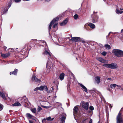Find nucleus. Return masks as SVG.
<instances>
[{
	"label": "nucleus",
	"mask_w": 123,
	"mask_h": 123,
	"mask_svg": "<svg viewBox=\"0 0 123 123\" xmlns=\"http://www.w3.org/2000/svg\"><path fill=\"white\" fill-rule=\"evenodd\" d=\"M72 76H73V79H75V78L74 77V75L73 74H72Z\"/></svg>",
	"instance_id": "nucleus-55"
},
{
	"label": "nucleus",
	"mask_w": 123,
	"mask_h": 123,
	"mask_svg": "<svg viewBox=\"0 0 123 123\" xmlns=\"http://www.w3.org/2000/svg\"><path fill=\"white\" fill-rule=\"evenodd\" d=\"M21 0H14V1L15 2L18 3L21 1Z\"/></svg>",
	"instance_id": "nucleus-45"
},
{
	"label": "nucleus",
	"mask_w": 123,
	"mask_h": 123,
	"mask_svg": "<svg viewBox=\"0 0 123 123\" xmlns=\"http://www.w3.org/2000/svg\"><path fill=\"white\" fill-rule=\"evenodd\" d=\"M107 47V48H110L111 47L109 46V47Z\"/></svg>",
	"instance_id": "nucleus-56"
},
{
	"label": "nucleus",
	"mask_w": 123,
	"mask_h": 123,
	"mask_svg": "<svg viewBox=\"0 0 123 123\" xmlns=\"http://www.w3.org/2000/svg\"><path fill=\"white\" fill-rule=\"evenodd\" d=\"M26 116L27 118H31L33 117L32 115L28 113H27L26 114Z\"/></svg>",
	"instance_id": "nucleus-29"
},
{
	"label": "nucleus",
	"mask_w": 123,
	"mask_h": 123,
	"mask_svg": "<svg viewBox=\"0 0 123 123\" xmlns=\"http://www.w3.org/2000/svg\"><path fill=\"white\" fill-rule=\"evenodd\" d=\"M29 123H33L32 122V121L30 120H29Z\"/></svg>",
	"instance_id": "nucleus-52"
},
{
	"label": "nucleus",
	"mask_w": 123,
	"mask_h": 123,
	"mask_svg": "<svg viewBox=\"0 0 123 123\" xmlns=\"http://www.w3.org/2000/svg\"><path fill=\"white\" fill-rule=\"evenodd\" d=\"M8 50L9 51H12L13 50V49L11 48H9L7 50Z\"/></svg>",
	"instance_id": "nucleus-44"
},
{
	"label": "nucleus",
	"mask_w": 123,
	"mask_h": 123,
	"mask_svg": "<svg viewBox=\"0 0 123 123\" xmlns=\"http://www.w3.org/2000/svg\"><path fill=\"white\" fill-rule=\"evenodd\" d=\"M33 41L36 42V44L35 46H47V44L45 42H40L39 43H37V40L36 39H32L31 40V42H32Z\"/></svg>",
	"instance_id": "nucleus-4"
},
{
	"label": "nucleus",
	"mask_w": 123,
	"mask_h": 123,
	"mask_svg": "<svg viewBox=\"0 0 123 123\" xmlns=\"http://www.w3.org/2000/svg\"><path fill=\"white\" fill-rule=\"evenodd\" d=\"M113 52L115 55L119 57L123 56V51L119 49H114Z\"/></svg>",
	"instance_id": "nucleus-2"
},
{
	"label": "nucleus",
	"mask_w": 123,
	"mask_h": 123,
	"mask_svg": "<svg viewBox=\"0 0 123 123\" xmlns=\"http://www.w3.org/2000/svg\"><path fill=\"white\" fill-rule=\"evenodd\" d=\"M0 96L5 100H6V98L4 93L0 91Z\"/></svg>",
	"instance_id": "nucleus-24"
},
{
	"label": "nucleus",
	"mask_w": 123,
	"mask_h": 123,
	"mask_svg": "<svg viewBox=\"0 0 123 123\" xmlns=\"http://www.w3.org/2000/svg\"><path fill=\"white\" fill-rule=\"evenodd\" d=\"M38 90H39L38 87H37L35 88L34 89V91H37Z\"/></svg>",
	"instance_id": "nucleus-46"
},
{
	"label": "nucleus",
	"mask_w": 123,
	"mask_h": 123,
	"mask_svg": "<svg viewBox=\"0 0 123 123\" xmlns=\"http://www.w3.org/2000/svg\"><path fill=\"white\" fill-rule=\"evenodd\" d=\"M66 117V115L65 113H63L61 115L59 119L61 123H64Z\"/></svg>",
	"instance_id": "nucleus-6"
},
{
	"label": "nucleus",
	"mask_w": 123,
	"mask_h": 123,
	"mask_svg": "<svg viewBox=\"0 0 123 123\" xmlns=\"http://www.w3.org/2000/svg\"><path fill=\"white\" fill-rule=\"evenodd\" d=\"M100 77L99 76H97L95 77V83H96L97 84H98L100 83Z\"/></svg>",
	"instance_id": "nucleus-14"
},
{
	"label": "nucleus",
	"mask_w": 123,
	"mask_h": 123,
	"mask_svg": "<svg viewBox=\"0 0 123 123\" xmlns=\"http://www.w3.org/2000/svg\"><path fill=\"white\" fill-rule=\"evenodd\" d=\"M80 86L82 88L84 91H85L86 92H87V89L86 87L85 86L82 84H80Z\"/></svg>",
	"instance_id": "nucleus-25"
},
{
	"label": "nucleus",
	"mask_w": 123,
	"mask_h": 123,
	"mask_svg": "<svg viewBox=\"0 0 123 123\" xmlns=\"http://www.w3.org/2000/svg\"><path fill=\"white\" fill-rule=\"evenodd\" d=\"M78 108L77 106H75L73 109V113L74 116L78 114Z\"/></svg>",
	"instance_id": "nucleus-13"
},
{
	"label": "nucleus",
	"mask_w": 123,
	"mask_h": 123,
	"mask_svg": "<svg viewBox=\"0 0 123 123\" xmlns=\"http://www.w3.org/2000/svg\"><path fill=\"white\" fill-rule=\"evenodd\" d=\"M32 79L33 81H34L36 82L39 81H40V80L37 78L35 75H33L32 76Z\"/></svg>",
	"instance_id": "nucleus-22"
},
{
	"label": "nucleus",
	"mask_w": 123,
	"mask_h": 123,
	"mask_svg": "<svg viewBox=\"0 0 123 123\" xmlns=\"http://www.w3.org/2000/svg\"><path fill=\"white\" fill-rule=\"evenodd\" d=\"M88 25L92 29H94L95 27V25L94 24L91 23H89L88 24Z\"/></svg>",
	"instance_id": "nucleus-27"
},
{
	"label": "nucleus",
	"mask_w": 123,
	"mask_h": 123,
	"mask_svg": "<svg viewBox=\"0 0 123 123\" xmlns=\"http://www.w3.org/2000/svg\"><path fill=\"white\" fill-rule=\"evenodd\" d=\"M83 113L84 114H86V113H85V112H83Z\"/></svg>",
	"instance_id": "nucleus-63"
},
{
	"label": "nucleus",
	"mask_w": 123,
	"mask_h": 123,
	"mask_svg": "<svg viewBox=\"0 0 123 123\" xmlns=\"http://www.w3.org/2000/svg\"><path fill=\"white\" fill-rule=\"evenodd\" d=\"M89 109L91 111H92L94 109L93 107L92 106H90V107H89Z\"/></svg>",
	"instance_id": "nucleus-41"
},
{
	"label": "nucleus",
	"mask_w": 123,
	"mask_h": 123,
	"mask_svg": "<svg viewBox=\"0 0 123 123\" xmlns=\"http://www.w3.org/2000/svg\"><path fill=\"white\" fill-rule=\"evenodd\" d=\"M43 106L45 108H47V107H47V106Z\"/></svg>",
	"instance_id": "nucleus-57"
},
{
	"label": "nucleus",
	"mask_w": 123,
	"mask_h": 123,
	"mask_svg": "<svg viewBox=\"0 0 123 123\" xmlns=\"http://www.w3.org/2000/svg\"><path fill=\"white\" fill-rule=\"evenodd\" d=\"M64 74L63 73H62L59 76V78L61 80H63L64 78Z\"/></svg>",
	"instance_id": "nucleus-26"
},
{
	"label": "nucleus",
	"mask_w": 123,
	"mask_h": 123,
	"mask_svg": "<svg viewBox=\"0 0 123 123\" xmlns=\"http://www.w3.org/2000/svg\"><path fill=\"white\" fill-rule=\"evenodd\" d=\"M66 104L67 105H68L67 103H66Z\"/></svg>",
	"instance_id": "nucleus-64"
},
{
	"label": "nucleus",
	"mask_w": 123,
	"mask_h": 123,
	"mask_svg": "<svg viewBox=\"0 0 123 123\" xmlns=\"http://www.w3.org/2000/svg\"><path fill=\"white\" fill-rule=\"evenodd\" d=\"M97 59L100 62L102 63H104L106 62V60L101 57H98L97 58Z\"/></svg>",
	"instance_id": "nucleus-18"
},
{
	"label": "nucleus",
	"mask_w": 123,
	"mask_h": 123,
	"mask_svg": "<svg viewBox=\"0 0 123 123\" xmlns=\"http://www.w3.org/2000/svg\"><path fill=\"white\" fill-rule=\"evenodd\" d=\"M78 17V15L77 14H75L74 16V18L75 19H77Z\"/></svg>",
	"instance_id": "nucleus-36"
},
{
	"label": "nucleus",
	"mask_w": 123,
	"mask_h": 123,
	"mask_svg": "<svg viewBox=\"0 0 123 123\" xmlns=\"http://www.w3.org/2000/svg\"><path fill=\"white\" fill-rule=\"evenodd\" d=\"M70 41L75 42H78L79 43L81 42V39L79 37H72L71 39L69 40Z\"/></svg>",
	"instance_id": "nucleus-9"
},
{
	"label": "nucleus",
	"mask_w": 123,
	"mask_h": 123,
	"mask_svg": "<svg viewBox=\"0 0 123 123\" xmlns=\"http://www.w3.org/2000/svg\"><path fill=\"white\" fill-rule=\"evenodd\" d=\"M121 32H123V29L121 30Z\"/></svg>",
	"instance_id": "nucleus-60"
},
{
	"label": "nucleus",
	"mask_w": 123,
	"mask_h": 123,
	"mask_svg": "<svg viewBox=\"0 0 123 123\" xmlns=\"http://www.w3.org/2000/svg\"><path fill=\"white\" fill-rule=\"evenodd\" d=\"M116 12L117 14H120L123 12V11H121L119 9H116Z\"/></svg>",
	"instance_id": "nucleus-28"
},
{
	"label": "nucleus",
	"mask_w": 123,
	"mask_h": 123,
	"mask_svg": "<svg viewBox=\"0 0 123 123\" xmlns=\"http://www.w3.org/2000/svg\"><path fill=\"white\" fill-rule=\"evenodd\" d=\"M12 1L10 0L8 3L7 5L4 6L1 10V14L3 15L6 13L8 11L9 8L10 7L12 3Z\"/></svg>",
	"instance_id": "nucleus-1"
},
{
	"label": "nucleus",
	"mask_w": 123,
	"mask_h": 123,
	"mask_svg": "<svg viewBox=\"0 0 123 123\" xmlns=\"http://www.w3.org/2000/svg\"><path fill=\"white\" fill-rule=\"evenodd\" d=\"M10 55V54L9 53H7L6 54L1 53V56L4 58H6L8 57Z\"/></svg>",
	"instance_id": "nucleus-21"
},
{
	"label": "nucleus",
	"mask_w": 123,
	"mask_h": 123,
	"mask_svg": "<svg viewBox=\"0 0 123 123\" xmlns=\"http://www.w3.org/2000/svg\"><path fill=\"white\" fill-rule=\"evenodd\" d=\"M117 85L114 84H111L110 88L112 89H114L116 86Z\"/></svg>",
	"instance_id": "nucleus-31"
},
{
	"label": "nucleus",
	"mask_w": 123,
	"mask_h": 123,
	"mask_svg": "<svg viewBox=\"0 0 123 123\" xmlns=\"http://www.w3.org/2000/svg\"><path fill=\"white\" fill-rule=\"evenodd\" d=\"M103 66L107 68L112 69H114L118 67L117 64L115 63L111 64H103Z\"/></svg>",
	"instance_id": "nucleus-3"
},
{
	"label": "nucleus",
	"mask_w": 123,
	"mask_h": 123,
	"mask_svg": "<svg viewBox=\"0 0 123 123\" xmlns=\"http://www.w3.org/2000/svg\"><path fill=\"white\" fill-rule=\"evenodd\" d=\"M111 33V32H110L109 33V34H108V36H109L110 35V33Z\"/></svg>",
	"instance_id": "nucleus-61"
},
{
	"label": "nucleus",
	"mask_w": 123,
	"mask_h": 123,
	"mask_svg": "<svg viewBox=\"0 0 123 123\" xmlns=\"http://www.w3.org/2000/svg\"><path fill=\"white\" fill-rule=\"evenodd\" d=\"M104 46H110V45L108 44H105Z\"/></svg>",
	"instance_id": "nucleus-51"
},
{
	"label": "nucleus",
	"mask_w": 123,
	"mask_h": 123,
	"mask_svg": "<svg viewBox=\"0 0 123 123\" xmlns=\"http://www.w3.org/2000/svg\"><path fill=\"white\" fill-rule=\"evenodd\" d=\"M2 109H3L2 107V106L1 105V104L0 103V111L2 110Z\"/></svg>",
	"instance_id": "nucleus-47"
},
{
	"label": "nucleus",
	"mask_w": 123,
	"mask_h": 123,
	"mask_svg": "<svg viewBox=\"0 0 123 123\" xmlns=\"http://www.w3.org/2000/svg\"><path fill=\"white\" fill-rule=\"evenodd\" d=\"M6 46L4 48V49L5 50H6Z\"/></svg>",
	"instance_id": "nucleus-54"
},
{
	"label": "nucleus",
	"mask_w": 123,
	"mask_h": 123,
	"mask_svg": "<svg viewBox=\"0 0 123 123\" xmlns=\"http://www.w3.org/2000/svg\"><path fill=\"white\" fill-rule=\"evenodd\" d=\"M106 54V52L105 51H103L102 53V54L103 55L105 56Z\"/></svg>",
	"instance_id": "nucleus-43"
},
{
	"label": "nucleus",
	"mask_w": 123,
	"mask_h": 123,
	"mask_svg": "<svg viewBox=\"0 0 123 123\" xmlns=\"http://www.w3.org/2000/svg\"><path fill=\"white\" fill-rule=\"evenodd\" d=\"M57 103H58V104H59L58 105L59 106H60V105H62L61 104V103H59V102H57L56 103V104H57Z\"/></svg>",
	"instance_id": "nucleus-48"
},
{
	"label": "nucleus",
	"mask_w": 123,
	"mask_h": 123,
	"mask_svg": "<svg viewBox=\"0 0 123 123\" xmlns=\"http://www.w3.org/2000/svg\"><path fill=\"white\" fill-rule=\"evenodd\" d=\"M12 105L13 106H21L20 103L18 102L15 103L13 104Z\"/></svg>",
	"instance_id": "nucleus-30"
},
{
	"label": "nucleus",
	"mask_w": 123,
	"mask_h": 123,
	"mask_svg": "<svg viewBox=\"0 0 123 123\" xmlns=\"http://www.w3.org/2000/svg\"><path fill=\"white\" fill-rule=\"evenodd\" d=\"M51 0H44L45 1V2H48L49 1H50Z\"/></svg>",
	"instance_id": "nucleus-49"
},
{
	"label": "nucleus",
	"mask_w": 123,
	"mask_h": 123,
	"mask_svg": "<svg viewBox=\"0 0 123 123\" xmlns=\"http://www.w3.org/2000/svg\"><path fill=\"white\" fill-rule=\"evenodd\" d=\"M19 100H20L22 101V102L20 101L21 103H26L28 100V99L26 98L25 96H24L22 98H20Z\"/></svg>",
	"instance_id": "nucleus-15"
},
{
	"label": "nucleus",
	"mask_w": 123,
	"mask_h": 123,
	"mask_svg": "<svg viewBox=\"0 0 123 123\" xmlns=\"http://www.w3.org/2000/svg\"><path fill=\"white\" fill-rule=\"evenodd\" d=\"M111 80V78H108V79H107V80Z\"/></svg>",
	"instance_id": "nucleus-50"
},
{
	"label": "nucleus",
	"mask_w": 123,
	"mask_h": 123,
	"mask_svg": "<svg viewBox=\"0 0 123 123\" xmlns=\"http://www.w3.org/2000/svg\"><path fill=\"white\" fill-rule=\"evenodd\" d=\"M81 41L83 43H84V45L86 46V42L84 40H81Z\"/></svg>",
	"instance_id": "nucleus-37"
},
{
	"label": "nucleus",
	"mask_w": 123,
	"mask_h": 123,
	"mask_svg": "<svg viewBox=\"0 0 123 123\" xmlns=\"http://www.w3.org/2000/svg\"><path fill=\"white\" fill-rule=\"evenodd\" d=\"M18 70L17 69H14V71L12 72H10V75H11L12 74H14L15 75H16L17 73Z\"/></svg>",
	"instance_id": "nucleus-23"
},
{
	"label": "nucleus",
	"mask_w": 123,
	"mask_h": 123,
	"mask_svg": "<svg viewBox=\"0 0 123 123\" xmlns=\"http://www.w3.org/2000/svg\"><path fill=\"white\" fill-rule=\"evenodd\" d=\"M30 110L34 114L36 113V108H31L30 109Z\"/></svg>",
	"instance_id": "nucleus-32"
},
{
	"label": "nucleus",
	"mask_w": 123,
	"mask_h": 123,
	"mask_svg": "<svg viewBox=\"0 0 123 123\" xmlns=\"http://www.w3.org/2000/svg\"><path fill=\"white\" fill-rule=\"evenodd\" d=\"M81 106L83 108L86 110H87L88 109L89 104L88 102H84L82 103Z\"/></svg>",
	"instance_id": "nucleus-10"
},
{
	"label": "nucleus",
	"mask_w": 123,
	"mask_h": 123,
	"mask_svg": "<svg viewBox=\"0 0 123 123\" xmlns=\"http://www.w3.org/2000/svg\"><path fill=\"white\" fill-rule=\"evenodd\" d=\"M39 90L43 91L44 89V86H41L40 87H38Z\"/></svg>",
	"instance_id": "nucleus-33"
},
{
	"label": "nucleus",
	"mask_w": 123,
	"mask_h": 123,
	"mask_svg": "<svg viewBox=\"0 0 123 123\" xmlns=\"http://www.w3.org/2000/svg\"><path fill=\"white\" fill-rule=\"evenodd\" d=\"M28 47H25V48H24L22 49L21 50L24 54H25L26 53L27 51L28 50Z\"/></svg>",
	"instance_id": "nucleus-20"
},
{
	"label": "nucleus",
	"mask_w": 123,
	"mask_h": 123,
	"mask_svg": "<svg viewBox=\"0 0 123 123\" xmlns=\"http://www.w3.org/2000/svg\"><path fill=\"white\" fill-rule=\"evenodd\" d=\"M46 120L48 121H52L53 120V118L52 119H51V117H47L46 118Z\"/></svg>",
	"instance_id": "nucleus-38"
},
{
	"label": "nucleus",
	"mask_w": 123,
	"mask_h": 123,
	"mask_svg": "<svg viewBox=\"0 0 123 123\" xmlns=\"http://www.w3.org/2000/svg\"><path fill=\"white\" fill-rule=\"evenodd\" d=\"M88 43L89 45L92 46H98V44L97 43L94 41L89 42Z\"/></svg>",
	"instance_id": "nucleus-19"
},
{
	"label": "nucleus",
	"mask_w": 123,
	"mask_h": 123,
	"mask_svg": "<svg viewBox=\"0 0 123 123\" xmlns=\"http://www.w3.org/2000/svg\"><path fill=\"white\" fill-rule=\"evenodd\" d=\"M31 48V47H30L29 49L28 50V53H29V51L30 50Z\"/></svg>",
	"instance_id": "nucleus-58"
},
{
	"label": "nucleus",
	"mask_w": 123,
	"mask_h": 123,
	"mask_svg": "<svg viewBox=\"0 0 123 123\" xmlns=\"http://www.w3.org/2000/svg\"><path fill=\"white\" fill-rule=\"evenodd\" d=\"M42 109V108L40 106H38L37 108V112H40V111Z\"/></svg>",
	"instance_id": "nucleus-35"
},
{
	"label": "nucleus",
	"mask_w": 123,
	"mask_h": 123,
	"mask_svg": "<svg viewBox=\"0 0 123 123\" xmlns=\"http://www.w3.org/2000/svg\"><path fill=\"white\" fill-rule=\"evenodd\" d=\"M45 54L46 55L48 54L50 56H51V54L50 53V51L49 50L48 47H45Z\"/></svg>",
	"instance_id": "nucleus-17"
},
{
	"label": "nucleus",
	"mask_w": 123,
	"mask_h": 123,
	"mask_svg": "<svg viewBox=\"0 0 123 123\" xmlns=\"http://www.w3.org/2000/svg\"><path fill=\"white\" fill-rule=\"evenodd\" d=\"M59 19V18L57 17L54 18L51 22L49 26V33L50 32V30L52 27V25L55 22L57 21Z\"/></svg>",
	"instance_id": "nucleus-7"
},
{
	"label": "nucleus",
	"mask_w": 123,
	"mask_h": 123,
	"mask_svg": "<svg viewBox=\"0 0 123 123\" xmlns=\"http://www.w3.org/2000/svg\"><path fill=\"white\" fill-rule=\"evenodd\" d=\"M58 24L57 23H55V24L53 25V28H55L57 26Z\"/></svg>",
	"instance_id": "nucleus-39"
},
{
	"label": "nucleus",
	"mask_w": 123,
	"mask_h": 123,
	"mask_svg": "<svg viewBox=\"0 0 123 123\" xmlns=\"http://www.w3.org/2000/svg\"><path fill=\"white\" fill-rule=\"evenodd\" d=\"M44 89L45 90L47 91H48V89L47 86H44Z\"/></svg>",
	"instance_id": "nucleus-42"
},
{
	"label": "nucleus",
	"mask_w": 123,
	"mask_h": 123,
	"mask_svg": "<svg viewBox=\"0 0 123 123\" xmlns=\"http://www.w3.org/2000/svg\"><path fill=\"white\" fill-rule=\"evenodd\" d=\"M95 12L94 11L93 14L91 15L92 22L93 23L97 22L98 21V16L97 15L94 13Z\"/></svg>",
	"instance_id": "nucleus-5"
},
{
	"label": "nucleus",
	"mask_w": 123,
	"mask_h": 123,
	"mask_svg": "<svg viewBox=\"0 0 123 123\" xmlns=\"http://www.w3.org/2000/svg\"><path fill=\"white\" fill-rule=\"evenodd\" d=\"M68 18H66L64 21L61 23H60L59 24L61 26L64 25H66L68 23Z\"/></svg>",
	"instance_id": "nucleus-16"
},
{
	"label": "nucleus",
	"mask_w": 123,
	"mask_h": 123,
	"mask_svg": "<svg viewBox=\"0 0 123 123\" xmlns=\"http://www.w3.org/2000/svg\"><path fill=\"white\" fill-rule=\"evenodd\" d=\"M98 13V12H95V14H96V13Z\"/></svg>",
	"instance_id": "nucleus-59"
},
{
	"label": "nucleus",
	"mask_w": 123,
	"mask_h": 123,
	"mask_svg": "<svg viewBox=\"0 0 123 123\" xmlns=\"http://www.w3.org/2000/svg\"><path fill=\"white\" fill-rule=\"evenodd\" d=\"M116 86H117L118 87H121V86L118 85H117Z\"/></svg>",
	"instance_id": "nucleus-53"
},
{
	"label": "nucleus",
	"mask_w": 123,
	"mask_h": 123,
	"mask_svg": "<svg viewBox=\"0 0 123 123\" xmlns=\"http://www.w3.org/2000/svg\"><path fill=\"white\" fill-rule=\"evenodd\" d=\"M92 119H91L89 123H92ZM89 120L88 118L83 119L81 123H88Z\"/></svg>",
	"instance_id": "nucleus-12"
},
{
	"label": "nucleus",
	"mask_w": 123,
	"mask_h": 123,
	"mask_svg": "<svg viewBox=\"0 0 123 123\" xmlns=\"http://www.w3.org/2000/svg\"><path fill=\"white\" fill-rule=\"evenodd\" d=\"M70 84V82L69 81L68 82V83L67 85V90L69 91V90H70V88L69 87V86Z\"/></svg>",
	"instance_id": "nucleus-34"
},
{
	"label": "nucleus",
	"mask_w": 123,
	"mask_h": 123,
	"mask_svg": "<svg viewBox=\"0 0 123 123\" xmlns=\"http://www.w3.org/2000/svg\"><path fill=\"white\" fill-rule=\"evenodd\" d=\"M52 63V62L49 59L48 61L47 62L46 64L47 68L49 69H52V68L53 65Z\"/></svg>",
	"instance_id": "nucleus-11"
},
{
	"label": "nucleus",
	"mask_w": 123,
	"mask_h": 123,
	"mask_svg": "<svg viewBox=\"0 0 123 123\" xmlns=\"http://www.w3.org/2000/svg\"><path fill=\"white\" fill-rule=\"evenodd\" d=\"M121 89L123 91V88H121Z\"/></svg>",
	"instance_id": "nucleus-62"
},
{
	"label": "nucleus",
	"mask_w": 123,
	"mask_h": 123,
	"mask_svg": "<svg viewBox=\"0 0 123 123\" xmlns=\"http://www.w3.org/2000/svg\"><path fill=\"white\" fill-rule=\"evenodd\" d=\"M121 114L119 112L117 117V123H123V120L121 117Z\"/></svg>",
	"instance_id": "nucleus-8"
},
{
	"label": "nucleus",
	"mask_w": 123,
	"mask_h": 123,
	"mask_svg": "<svg viewBox=\"0 0 123 123\" xmlns=\"http://www.w3.org/2000/svg\"><path fill=\"white\" fill-rule=\"evenodd\" d=\"M47 120L46 118H45L43 119L42 120V122L43 123H46V120Z\"/></svg>",
	"instance_id": "nucleus-40"
}]
</instances>
